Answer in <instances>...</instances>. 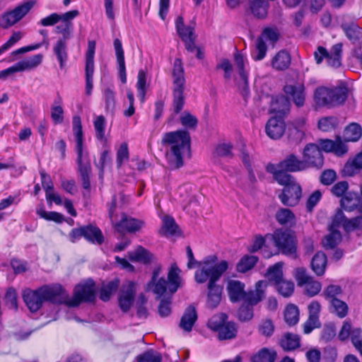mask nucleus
Here are the masks:
<instances>
[{
	"instance_id": "f257e3e1",
	"label": "nucleus",
	"mask_w": 362,
	"mask_h": 362,
	"mask_svg": "<svg viewBox=\"0 0 362 362\" xmlns=\"http://www.w3.org/2000/svg\"><path fill=\"white\" fill-rule=\"evenodd\" d=\"M218 257L216 255H209L204 258V267L197 270L194 280L198 284H207V306L214 309L218 306L221 300L223 288L216 284L223 274L228 267V262L222 260L216 263Z\"/></svg>"
},
{
	"instance_id": "f03ea898",
	"label": "nucleus",
	"mask_w": 362,
	"mask_h": 362,
	"mask_svg": "<svg viewBox=\"0 0 362 362\" xmlns=\"http://www.w3.org/2000/svg\"><path fill=\"white\" fill-rule=\"evenodd\" d=\"M66 298V290L58 284L44 285L35 290L28 289L23 294V300L32 313L39 310L45 302L62 305Z\"/></svg>"
},
{
	"instance_id": "7ed1b4c3",
	"label": "nucleus",
	"mask_w": 362,
	"mask_h": 362,
	"mask_svg": "<svg viewBox=\"0 0 362 362\" xmlns=\"http://www.w3.org/2000/svg\"><path fill=\"white\" fill-rule=\"evenodd\" d=\"M163 146H170L165 156L171 170L179 169L183 166L182 154L190 151L191 137L187 130H177L165 133L161 141Z\"/></svg>"
},
{
	"instance_id": "20e7f679",
	"label": "nucleus",
	"mask_w": 362,
	"mask_h": 362,
	"mask_svg": "<svg viewBox=\"0 0 362 362\" xmlns=\"http://www.w3.org/2000/svg\"><path fill=\"white\" fill-rule=\"evenodd\" d=\"M72 131L76 139V162L81 185L83 189L90 190L91 166L88 156L83 153V134L81 117L78 115H75L72 118Z\"/></svg>"
},
{
	"instance_id": "39448f33",
	"label": "nucleus",
	"mask_w": 362,
	"mask_h": 362,
	"mask_svg": "<svg viewBox=\"0 0 362 362\" xmlns=\"http://www.w3.org/2000/svg\"><path fill=\"white\" fill-rule=\"evenodd\" d=\"M272 240L274 246L281 254L296 257L298 241L293 231L276 229L272 234Z\"/></svg>"
},
{
	"instance_id": "423d86ee",
	"label": "nucleus",
	"mask_w": 362,
	"mask_h": 362,
	"mask_svg": "<svg viewBox=\"0 0 362 362\" xmlns=\"http://www.w3.org/2000/svg\"><path fill=\"white\" fill-rule=\"evenodd\" d=\"M95 282L88 280L84 284H78L75 287L74 293L71 299H69V294L66 293L65 304L69 307H76L81 303H92L95 299Z\"/></svg>"
},
{
	"instance_id": "0eeeda50",
	"label": "nucleus",
	"mask_w": 362,
	"mask_h": 362,
	"mask_svg": "<svg viewBox=\"0 0 362 362\" xmlns=\"http://www.w3.org/2000/svg\"><path fill=\"white\" fill-rule=\"evenodd\" d=\"M227 315L221 313L213 317L208 322V327L218 333L219 340H228L234 339L237 334L235 324L233 322H227Z\"/></svg>"
},
{
	"instance_id": "6e6552de",
	"label": "nucleus",
	"mask_w": 362,
	"mask_h": 362,
	"mask_svg": "<svg viewBox=\"0 0 362 362\" xmlns=\"http://www.w3.org/2000/svg\"><path fill=\"white\" fill-rule=\"evenodd\" d=\"M34 1H28L16 6L11 11L0 16V27L7 29L23 19L34 6Z\"/></svg>"
},
{
	"instance_id": "1a4fd4ad",
	"label": "nucleus",
	"mask_w": 362,
	"mask_h": 362,
	"mask_svg": "<svg viewBox=\"0 0 362 362\" xmlns=\"http://www.w3.org/2000/svg\"><path fill=\"white\" fill-rule=\"evenodd\" d=\"M303 160L305 170L310 168L320 169L324 165V157L318 145L307 144L303 151Z\"/></svg>"
},
{
	"instance_id": "9d476101",
	"label": "nucleus",
	"mask_w": 362,
	"mask_h": 362,
	"mask_svg": "<svg viewBox=\"0 0 362 362\" xmlns=\"http://www.w3.org/2000/svg\"><path fill=\"white\" fill-rule=\"evenodd\" d=\"M79 15L78 10H72L63 13V17L60 20L62 23L57 25L54 29V33L62 35V37L57 41H63L66 42L67 40L71 38L74 25L72 20Z\"/></svg>"
},
{
	"instance_id": "9b49d317",
	"label": "nucleus",
	"mask_w": 362,
	"mask_h": 362,
	"mask_svg": "<svg viewBox=\"0 0 362 362\" xmlns=\"http://www.w3.org/2000/svg\"><path fill=\"white\" fill-rule=\"evenodd\" d=\"M96 43L95 40H88L86 52V93L90 95L93 89V76L94 73V56Z\"/></svg>"
},
{
	"instance_id": "f8f14e48",
	"label": "nucleus",
	"mask_w": 362,
	"mask_h": 362,
	"mask_svg": "<svg viewBox=\"0 0 362 362\" xmlns=\"http://www.w3.org/2000/svg\"><path fill=\"white\" fill-rule=\"evenodd\" d=\"M136 295L135 284L133 281H129L124 284L119 293L118 303L122 312L127 313L134 300Z\"/></svg>"
},
{
	"instance_id": "ddd939ff",
	"label": "nucleus",
	"mask_w": 362,
	"mask_h": 362,
	"mask_svg": "<svg viewBox=\"0 0 362 362\" xmlns=\"http://www.w3.org/2000/svg\"><path fill=\"white\" fill-rule=\"evenodd\" d=\"M300 197L301 187L295 182L284 187L282 192L279 195L282 204L288 206H296L298 203Z\"/></svg>"
},
{
	"instance_id": "4468645a",
	"label": "nucleus",
	"mask_w": 362,
	"mask_h": 362,
	"mask_svg": "<svg viewBox=\"0 0 362 362\" xmlns=\"http://www.w3.org/2000/svg\"><path fill=\"white\" fill-rule=\"evenodd\" d=\"M144 225L141 220L132 218L126 214H122V218L119 222L115 226L116 230L124 234L125 233H136L139 231Z\"/></svg>"
},
{
	"instance_id": "2eb2a0df",
	"label": "nucleus",
	"mask_w": 362,
	"mask_h": 362,
	"mask_svg": "<svg viewBox=\"0 0 362 362\" xmlns=\"http://www.w3.org/2000/svg\"><path fill=\"white\" fill-rule=\"evenodd\" d=\"M319 144L320 150L325 152H332L337 156H341L348 151V147L341 140V137L339 135L336 136L335 140L332 139H320Z\"/></svg>"
},
{
	"instance_id": "dca6fc26",
	"label": "nucleus",
	"mask_w": 362,
	"mask_h": 362,
	"mask_svg": "<svg viewBox=\"0 0 362 362\" xmlns=\"http://www.w3.org/2000/svg\"><path fill=\"white\" fill-rule=\"evenodd\" d=\"M284 91L297 107H300L304 105L305 93L303 83L286 84L284 87Z\"/></svg>"
},
{
	"instance_id": "f3484780",
	"label": "nucleus",
	"mask_w": 362,
	"mask_h": 362,
	"mask_svg": "<svg viewBox=\"0 0 362 362\" xmlns=\"http://www.w3.org/2000/svg\"><path fill=\"white\" fill-rule=\"evenodd\" d=\"M286 129V124L282 117H271L265 126L267 135L272 139L281 138Z\"/></svg>"
},
{
	"instance_id": "a211bd4d",
	"label": "nucleus",
	"mask_w": 362,
	"mask_h": 362,
	"mask_svg": "<svg viewBox=\"0 0 362 362\" xmlns=\"http://www.w3.org/2000/svg\"><path fill=\"white\" fill-rule=\"evenodd\" d=\"M267 283L264 281H258L255 284L254 290L245 291L243 300L245 303L252 306L258 304L263 298H265V288Z\"/></svg>"
},
{
	"instance_id": "6ab92c4d",
	"label": "nucleus",
	"mask_w": 362,
	"mask_h": 362,
	"mask_svg": "<svg viewBox=\"0 0 362 362\" xmlns=\"http://www.w3.org/2000/svg\"><path fill=\"white\" fill-rule=\"evenodd\" d=\"M340 206L346 211L357 210L362 214V201L360 195L354 192H348L340 200Z\"/></svg>"
},
{
	"instance_id": "aec40b11",
	"label": "nucleus",
	"mask_w": 362,
	"mask_h": 362,
	"mask_svg": "<svg viewBox=\"0 0 362 362\" xmlns=\"http://www.w3.org/2000/svg\"><path fill=\"white\" fill-rule=\"evenodd\" d=\"M291 103L289 99L284 95L272 97L269 112L276 114L274 117H284L290 111Z\"/></svg>"
},
{
	"instance_id": "412c9836",
	"label": "nucleus",
	"mask_w": 362,
	"mask_h": 362,
	"mask_svg": "<svg viewBox=\"0 0 362 362\" xmlns=\"http://www.w3.org/2000/svg\"><path fill=\"white\" fill-rule=\"evenodd\" d=\"M304 163L300 160L295 154L290 153L287 155L279 163V167L281 170L289 173H296L305 170Z\"/></svg>"
},
{
	"instance_id": "4be33fe9",
	"label": "nucleus",
	"mask_w": 362,
	"mask_h": 362,
	"mask_svg": "<svg viewBox=\"0 0 362 362\" xmlns=\"http://www.w3.org/2000/svg\"><path fill=\"white\" fill-rule=\"evenodd\" d=\"M304 124V119H300L288 127L287 136L291 142L297 144L303 139L305 136Z\"/></svg>"
},
{
	"instance_id": "5701e85b",
	"label": "nucleus",
	"mask_w": 362,
	"mask_h": 362,
	"mask_svg": "<svg viewBox=\"0 0 362 362\" xmlns=\"http://www.w3.org/2000/svg\"><path fill=\"white\" fill-rule=\"evenodd\" d=\"M114 47L115 50V54L117 62L118 64V74L119 77L122 83H127V74H126V66L124 61V50L122 45V42L119 39L114 40Z\"/></svg>"
},
{
	"instance_id": "b1692460",
	"label": "nucleus",
	"mask_w": 362,
	"mask_h": 362,
	"mask_svg": "<svg viewBox=\"0 0 362 362\" xmlns=\"http://www.w3.org/2000/svg\"><path fill=\"white\" fill-rule=\"evenodd\" d=\"M245 284L238 280H230L227 285L228 294L230 300L232 303H236L243 300L245 291Z\"/></svg>"
},
{
	"instance_id": "393cba45",
	"label": "nucleus",
	"mask_w": 362,
	"mask_h": 362,
	"mask_svg": "<svg viewBox=\"0 0 362 362\" xmlns=\"http://www.w3.org/2000/svg\"><path fill=\"white\" fill-rule=\"evenodd\" d=\"M341 29L347 38L354 45L362 44V28L354 23H342Z\"/></svg>"
},
{
	"instance_id": "a878e982",
	"label": "nucleus",
	"mask_w": 362,
	"mask_h": 362,
	"mask_svg": "<svg viewBox=\"0 0 362 362\" xmlns=\"http://www.w3.org/2000/svg\"><path fill=\"white\" fill-rule=\"evenodd\" d=\"M83 238L88 242L99 245H102L105 240L101 230L93 224L83 226Z\"/></svg>"
},
{
	"instance_id": "bb28decb",
	"label": "nucleus",
	"mask_w": 362,
	"mask_h": 362,
	"mask_svg": "<svg viewBox=\"0 0 362 362\" xmlns=\"http://www.w3.org/2000/svg\"><path fill=\"white\" fill-rule=\"evenodd\" d=\"M362 169V151L352 159H349L341 170L344 177H352Z\"/></svg>"
},
{
	"instance_id": "cd10ccee",
	"label": "nucleus",
	"mask_w": 362,
	"mask_h": 362,
	"mask_svg": "<svg viewBox=\"0 0 362 362\" xmlns=\"http://www.w3.org/2000/svg\"><path fill=\"white\" fill-rule=\"evenodd\" d=\"M197 320V310L194 306L189 305L180 319L179 326L185 332H190Z\"/></svg>"
},
{
	"instance_id": "c85d7f7f",
	"label": "nucleus",
	"mask_w": 362,
	"mask_h": 362,
	"mask_svg": "<svg viewBox=\"0 0 362 362\" xmlns=\"http://www.w3.org/2000/svg\"><path fill=\"white\" fill-rule=\"evenodd\" d=\"M332 101V107H339L342 105L346 102L349 96V88L346 84H342L330 88Z\"/></svg>"
},
{
	"instance_id": "c756f323",
	"label": "nucleus",
	"mask_w": 362,
	"mask_h": 362,
	"mask_svg": "<svg viewBox=\"0 0 362 362\" xmlns=\"http://www.w3.org/2000/svg\"><path fill=\"white\" fill-rule=\"evenodd\" d=\"M330 88L327 87H319L316 88L314 93L315 102L319 107H332V101Z\"/></svg>"
},
{
	"instance_id": "7c9ffc66",
	"label": "nucleus",
	"mask_w": 362,
	"mask_h": 362,
	"mask_svg": "<svg viewBox=\"0 0 362 362\" xmlns=\"http://www.w3.org/2000/svg\"><path fill=\"white\" fill-rule=\"evenodd\" d=\"M362 136L361 126L356 122H351L344 130L343 138L345 142H355Z\"/></svg>"
},
{
	"instance_id": "2f4dec72",
	"label": "nucleus",
	"mask_w": 362,
	"mask_h": 362,
	"mask_svg": "<svg viewBox=\"0 0 362 362\" xmlns=\"http://www.w3.org/2000/svg\"><path fill=\"white\" fill-rule=\"evenodd\" d=\"M311 269L317 276H322L327 267V256L322 252H317L312 258Z\"/></svg>"
},
{
	"instance_id": "473e14b6",
	"label": "nucleus",
	"mask_w": 362,
	"mask_h": 362,
	"mask_svg": "<svg viewBox=\"0 0 362 362\" xmlns=\"http://www.w3.org/2000/svg\"><path fill=\"white\" fill-rule=\"evenodd\" d=\"M252 13L257 18H264L268 13L269 7L267 0H249Z\"/></svg>"
},
{
	"instance_id": "72a5a7b5",
	"label": "nucleus",
	"mask_w": 362,
	"mask_h": 362,
	"mask_svg": "<svg viewBox=\"0 0 362 362\" xmlns=\"http://www.w3.org/2000/svg\"><path fill=\"white\" fill-rule=\"evenodd\" d=\"M290 54L285 50L279 51L272 60V67L279 71L287 69L290 66Z\"/></svg>"
},
{
	"instance_id": "f704fd0d",
	"label": "nucleus",
	"mask_w": 362,
	"mask_h": 362,
	"mask_svg": "<svg viewBox=\"0 0 362 362\" xmlns=\"http://www.w3.org/2000/svg\"><path fill=\"white\" fill-rule=\"evenodd\" d=\"M180 269L176 264H173L168 274V289L171 294L175 293L180 286Z\"/></svg>"
},
{
	"instance_id": "c9c22d12",
	"label": "nucleus",
	"mask_w": 362,
	"mask_h": 362,
	"mask_svg": "<svg viewBox=\"0 0 362 362\" xmlns=\"http://www.w3.org/2000/svg\"><path fill=\"white\" fill-rule=\"evenodd\" d=\"M53 52L59 63L61 69H64L68 60L67 44L63 41H57L53 47Z\"/></svg>"
},
{
	"instance_id": "e433bc0d",
	"label": "nucleus",
	"mask_w": 362,
	"mask_h": 362,
	"mask_svg": "<svg viewBox=\"0 0 362 362\" xmlns=\"http://www.w3.org/2000/svg\"><path fill=\"white\" fill-rule=\"evenodd\" d=\"M277 354L276 351L272 349L262 348L256 354L252 356L251 362H274Z\"/></svg>"
},
{
	"instance_id": "4c0bfd02",
	"label": "nucleus",
	"mask_w": 362,
	"mask_h": 362,
	"mask_svg": "<svg viewBox=\"0 0 362 362\" xmlns=\"http://www.w3.org/2000/svg\"><path fill=\"white\" fill-rule=\"evenodd\" d=\"M280 345L284 350H295L300 346V337L298 334L286 332L283 335Z\"/></svg>"
},
{
	"instance_id": "58836bf2",
	"label": "nucleus",
	"mask_w": 362,
	"mask_h": 362,
	"mask_svg": "<svg viewBox=\"0 0 362 362\" xmlns=\"http://www.w3.org/2000/svg\"><path fill=\"white\" fill-rule=\"evenodd\" d=\"M342 46V43L335 44L332 47L330 52H328V57L326 59L329 66L334 68L341 66Z\"/></svg>"
},
{
	"instance_id": "ea45409f",
	"label": "nucleus",
	"mask_w": 362,
	"mask_h": 362,
	"mask_svg": "<svg viewBox=\"0 0 362 362\" xmlns=\"http://www.w3.org/2000/svg\"><path fill=\"white\" fill-rule=\"evenodd\" d=\"M173 77L174 88L184 87L185 81L184 78V69L182 61L180 59H175L174 61Z\"/></svg>"
},
{
	"instance_id": "a19ab883",
	"label": "nucleus",
	"mask_w": 362,
	"mask_h": 362,
	"mask_svg": "<svg viewBox=\"0 0 362 362\" xmlns=\"http://www.w3.org/2000/svg\"><path fill=\"white\" fill-rule=\"evenodd\" d=\"M258 262V257L255 255H244L236 264V271L245 273L252 269Z\"/></svg>"
},
{
	"instance_id": "79ce46f5",
	"label": "nucleus",
	"mask_w": 362,
	"mask_h": 362,
	"mask_svg": "<svg viewBox=\"0 0 362 362\" xmlns=\"http://www.w3.org/2000/svg\"><path fill=\"white\" fill-rule=\"evenodd\" d=\"M275 217L281 225L292 226L296 223V216L288 209H280L276 213Z\"/></svg>"
},
{
	"instance_id": "37998d69",
	"label": "nucleus",
	"mask_w": 362,
	"mask_h": 362,
	"mask_svg": "<svg viewBox=\"0 0 362 362\" xmlns=\"http://www.w3.org/2000/svg\"><path fill=\"white\" fill-rule=\"evenodd\" d=\"M153 255L144 247L139 246L137 249L129 253V259L133 262H141L144 264L150 263L153 259Z\"/></svg>"
},
{
	"instance_id": "c03bdc74",
	"label": "nucleus",
	"mask_w": 362,
	"mask_h": 362,
	"mask_svg": "<svg viewBox=\"0 0 362 362\" xmlns=\"http://www.w3.org/2000/svg\"><path fill=\"white\" fill-rule=\"evenodd\" d=\"M329 230L330 233L325 237L322 242L323 246L325 249L335 248L341 240V235L337 229L330 226Z\"/></svg>"
},
{
	"instance_id": "a18cd8bd",
	"label": "nucleus",
	"mask_w": 362,
	"mask_h": 362,
	"mask_svg": "<svg viewBox=\"0 0 362 362\" xmlns=\"http://www.w3.org/2000/svg\"><path fill=\"white\" fill-rule=\"evenodd\" d=\"M179 227L174 218L170 216H165L162 219V227L160 234L163 235H173L177 233Z\"/></svg>"
},
{
	"instance_id": "49530a36",
	"label": "nucleus",
	"mask_w": 362,
	"mask_h": 362,
	"mask_svg": "<svg viewBox=\"0 0 362 362\" xmlns=\"http://www.w3.org/2000/svg\"><path fill=\"white\" fill-rule=\"evenodd\" d=\"M119 285V281L118 279H115L106 284H103L100 290V299L104 302L108 301L112 294L118 288Z\"/></svg>"
},
{
	"instance_id": "de8ad7c7",
	"label": "nucleus",
	"mask_w": 362,
	"mask_h": 362,
	"mask_svg": "<svg viewBox=\"0 0 362 362\" xmlns=\"http://www.w3.org/2000/svg\"><path fill=\"white\" fill-rule=\"evenodd\" d=\"M284 320L288 326H293L299 320V310L293 304H290L286 307L284 311Z\"/></svg>"
},
{
	"instance_id": "09e8293b",
	"label": "nucleus",
	"mask_w": 362,
	"mask_h": 362,
	"mask_svg": "<svg viewBox=\"0 0 362 362\" xmlns=\"http://www.w3.org/2000/svg\"><path fill=\"white\" fill-rule=\"evenodd\" d=\"M282 267V262H277L268 268L267 278L270 281L274 282V285L284 280Z\"/></svg>"
},
{
	"instance_id": "8fccbe9b",
	"label": "nucleus",
	"mask_w": 362,
	"mask_h": 362,
	"mask_svg": "<svg viewBox=\"0 0 362 362\" xmlns=\"http://www.w3.org/2000/svg\"><path fill=\"white\" fill-rule=\"evenodd\" d=\"M138 97L141 103L145 101L146 93V73L144 70H139L136 85Z\"/></svg>"
},
{
	"instance_id": "3c124183",
	"label": "nucleus",
	"mask_w": 362,
	"mask_h": 362,
	"mask_svg": "<svg viewBox=\"0 0 362 362\" xmlns=\"http://www.w3.org/2000/svg\"><path fill=\"white\" fill-rule=\"evenodd\" d=\"M332 307L331 312L334 313L339 317H344L348 313L347 304L338 298H334L330 300Z\"/></svg>"
},
{
	"instance_id": "603ef678",
	"label": "nucleus",
	"mask_w": 362,
	"mask_h": 362,
	"mask_svg": "<svg viewBox=\"0 0 362 362\" xmlns=\"http://www.w3.org/2000/svg\"><path fill=\"white\" fill-rule=\"evenodd\" d=\"M339 119L336 117H326L318 121V128L323 132H330L337 127Z\"/></svg>"
},
{
	"instance_id": "864d4df0",
	"label": "nucleus",
	"mask_w": 362,
	"mask_h": 362,
	"mask_svg": "<svg viewBox=\"0 0 362 362\" xmlns=\"http://www.w3.org/2000/svg\"><path fill=\"white\" fill-rule=\"evenodd\" d=\"M185 87L173 88V107L175 114H178L184 106V91Z\"/></svg>"
},
{
	"instance_id": "5fc2aeb1",
	"label": "nucleus",
	"mask_w": 362,
	"mask_h": 362,
	"mask_svg": "<svg viewBox=\"0 0 362 362\" xmlns=\"http://www.w3.org/2000/svg\"><path fill=\"white\" fill-rule=\"evenodd\" d=\"M161 354L153 350L149 349L136 356V362H161Z\"/></svg>"
},
{
	"instance_id": "6e6d98bb",
	"label": "nucleus",
	"mask_w": 362,
	"mask_h": 362,
	"mask_svg": "<svg viewBox=\"0 0 362 362\" xmlns=\"http://www.w3.org/2000/svg\"><path fill=\"white\" fill-rule=\"evenodd\" d=\"M279 293L284 297H290L294 291V284L291 281L283 280L275 284Z\"/></svg>"
},
{
	"instance_id": "4d7b16f0",
	"label": "nucleus",
	"mask_w": 362,
	"mask_h": 362,
	"mask_svg": "<svg viewBox=\"0 0 362 362\" xmlns=\"http://www.w3.org/2000/svg\"><path fill=\"white\" fill-rule=\"evenodd\" d=\"M37 214L47 221H52L58 223H62L64 220L62 214L56 211L47 212L43 208L37 209Z\"/></svg>"
},
{
	"instance_id": "13d9d810",
	"label": "nucleus",
	"mask_w": 362,
	"mask_h": 362,
	"mask_svg": "<svg viewBox=\"0 0 362 362\" xmlns=\"http://www.w3.org/2000/svg\"><path fill=\"white\" fill-rule=\"evenodd\" d=\"M238 317L242 322L250 321L253 317V306L244 302L238 310Z\"/></svg>"
},
{
	"instance_id": "bf43d9fd",
	"label": "nucleus",
	"mask_w": 362,
	"mask_h": 362,
	"mask_svg": "<svg viewBox=\"0 0 362 362\" xmlns=\"http://www.w3.org/2000/svg\"><path fill=\"white\" fill-rule=\"evenodd\" d=\"M183 127L189 129H195L198 124V119L189 112H184L180 118Z\"/></svg>"
},
{
	"instance_id": "052dcab7",
	"label": "nucleus",
	"mask_w": 362,
	"mask_h": 362,
	"mask_svg": "<svg viewBox=\"0 0 362 362\" xmlns=\"http://www.w3.org/2000/svg\"><path fill=\"white\" fill-rule=\"evenodd\" d=\"M105 119L103 115L98 116L93 122V125L95 130V137L100 141L105 140Z\"/></svg>"
},
{
	"instance_id": "680f3d73",
	"label": "nucleus",
	"mask_w": 362,
	"mask_h": 362,
	"mask_svg": "<svg viewBox=\"0 0 362 362\" xmlns=\"http://www.w3.org/2000/svg\"><path fill=\"white\" fill-rule=\"evenodd\" d=\"M104 100L106 110L113 112L116 103L115 93L110 87L104 90Z\"/></svg>"
},
{
	"instance_id": "e2e57ef3",
	"label": "nucleus",
	"mask_w": 362,
	"mask_h": 362,
	"mask_svg": "<svg viewBox=\"0 0 362 362\" xmlns=\"http://www.w3.org/2000/svg\"><path fill=\"white\" fill-rule=\"evenodd\" d=\"M233 146L231 144H218L214 150V155L218 157L233 158L232 152Z\"/></svg>"
},
{
	"instance_id": "0e129e2a",
	"label": "nucleus",
	"mask_w": 362,
	"mask_h": 362,
	"mask_svg": "<svg viewBox=\"0 0 362 362\" xmlns=\"http://www.w3.org/2000/svg\"><path fill=\"white\" fill-rule=\"evenodd\" d=\"M258 332L262 336L270 337L274 332V325L272 320H262L258 326Z\"/></svg>"
},
{
	"instance_id": "69168bd1",
	"label": "nucleus",
	"mask_w": 362,
	"mask_h": 362,
	"mask_svg": "<svg viewBox=\"0 0 362 362\" xmlns=\"http://www.w3.org/2000/svg\"><path fill=\"white\" fill-rule=\"evenodd\" d=\"M304 286H305V293L310 297L317 295L322 288L321 283L314 280L313 277L310 279V281H308Z\"/></svg>"
},
{
	"instance_id": "338daca9",
	"label": "nucleus",
	"mask_w": 362,
	"mask_h": 362,
	"mask_svg": "<svg viewBox=\"0 0 362 362\" xmlns=\"http://www.w3.org/2000/svg\"><path fill=\"white\" fill-rule=\"evenodd\" d=\"M286 170H281L278 171L276 175L274 177V179L281 185L284 187L289 185L292 182H295L294 178L292 175L288 173Z\"/></svg>"
},
{
	"instance_id": "774afa93",
	"label": "nucleus",
	"mask_w": 362,
	"mask_h": 362,
	"mask_svg": "<svg viewBox=\"0 0 362 362\" xmlns=\"http://www.w3.org/2000/svg\"><path fill=\"white\" fill-rule=\"evenodd\" d=\"M129 150L127 143H122L117 151V167L119 168L124 161L129 159Z\"/></svg>"
}]
</instances>
